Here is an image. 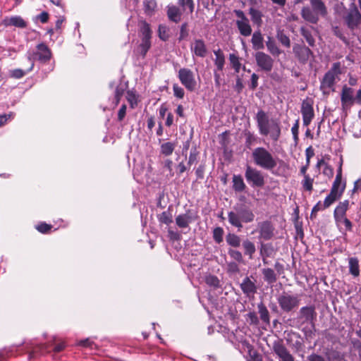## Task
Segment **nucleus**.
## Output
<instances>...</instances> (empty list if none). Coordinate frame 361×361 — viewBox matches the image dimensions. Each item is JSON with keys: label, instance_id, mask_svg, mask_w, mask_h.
<instances>
[{"label": "nucleus", "instance_id": "f257e3e1", "mask_svg": "<svg viewBox=\"0 0 361 361\" xmlns=\"http://www.w3.org/2000/svg\"><path fill=\"white\" fill-rule=\"evenodd\" d=\"M255 119L259 132L262 135H269L273 140H279L281 135V127L277 120H269L267 114L262 109L257 111Z\"/></svg>", "mask_w": 361, "mask_h": 361}, {"label": "nucleus", "instance_id": "f03ea898", "mask_svg": "<svg viewBox=\"0 0 361 361\" xmlns=\"http://www.w3.org/2000/svg\"><path fill=\"white\" fill-rule=\"evenodd\" d=\"M310 6H304L301 9V17L307 22L317 24L320 18H326L328 8L322 0H309Z\"/></svg>", "mask_w": 361, "mask_h": 361}, {"label": "nucleus", "instance_id": "7ed1b4c3", "mask_svg": "<svg viewBox=\"0 0 361 361\" xmlns=\"http://www.w3.org/2000/svg\"><path fill=\"white\" fill-rule=\"evenodd\" d=\"M255 217L252 209L244 204L234 206L233 210L228 213V222L238 230L243 228V223H251L254 221Z\"/></svg>", "mask_w": 361, "mask_h": 361}, {"label": "nucleus", "instance_id": "20e7f679", "mask_svg": "<svg viewBox=\"0 0 361 361\" xmlns=\"http://www.w3.org/2000/svg\"><path fill=\"white\" fill-rule=\"evenodd\" d=\"M252 158L255 165L265 170H272L277 165L273 154L262 147H258L252 151Z\"/></svg>", "mask_w": 361, "mask_h": 361}, {"label": "nucleus", "instance_id": "39448f33", "mask_svg": "<svg viewBox=\"0 0 361 361\" xmlns=\"http://www.w3.org/2000/svg\"><path fill=\"white\" fill-rule=\"evenodd\" d=\"M343 20L345 25L353 34L361 30V12L354 2L349 5V8L343 16Z\"/></svg>", "mask_w": 361, "mask_h": 361}, {"label": "nucleus", "instance_id": "423d86ee", "mask_svg": "<svg viewBox=\"0 0 361 361\" xmlns=\"http://www.w3.org/2000/svg\"><path fill=\"white\" fill-rule=\"evenodd\" d=\"M152 31L150 25L145 20L139 22V36L141 38V43L137 49V53L145 58L147 51L152 46L151 39Z\"/></svg>", "mask_w": 361, "mask_h": 361}, {"label": "nucleus", "instance_id": "0eeeda50", "mask_svg": "<svg viewBox=\"0 0 361 361\" xmlns=\"http://www.w3.org/2000/svg\"><path fill=\"white\" fill-rule=\"evenodd\" d=\"M36 49L35 51L28 52L27 54V59L31 61L29 71H32L34 67V61L37 60L41 63H47L51 58V51L44 43L37 44Z\"/></svg>", "mask_w": 361, "mask_h": 361}, {"label": "nucleus", "instance_id": "6e6552de", "mask_svg": "<svg viewBox=\"0 0 361 361\" xmlns=\"http://www.w3.org/2000/svg\"><path fill=\"white\" fill-rule=\"evenodd\" d=\"M300 301V300L298 295H291L287 292H283L277 297V302L281 310L286 313L298 308Z\"/></svg>", "mask_w": 361, "mask_h": 361}, {"label": "nucleus", "instance_id": "1a4fd4ad", "mask_svg": "<svg viewBox=\"0 0 361 361\" xmlns=\"http://www.w3.org/2000/svg\"><path fill=\"white\" fill-rule=\"evenodd\" d=\"M245 177L247 182L253 188H261L265 183L264 176L262 171L250 165L246 166Z\"/></svg>", "mask_w": 361, "mask_h": 361}, {"label": "nucleus", "instance_id": "9d476101", "mask_svg": "<svg viewBox=\"0 0 361 361\" xmlns=\"http://www.w3.org/2000/svg\"><path fill=\"white\" fill-rule=\"evenodd\" d=\"M178 78L181 84L188 90L192 92L195 90L197 82L193 72L186 68L179 69Z\"/></svg>", "mask_w": 361, "mask_h": 361}, {"label": "nucleus", "instance_id": "9b49d317", "mask_svg": "<svg viewBox=\"0 0 361 361\" xmlns=\"http://www.w3.org/2000/svg\"><path fill=\"white\" fill-rule=\"evenodd\" d=\"M233 12L238 18L235 21V25L240 34L244 37L250 36L252 34V30L249 19L241 10H234Z\"/></svg>", "mask_w": 361, "mask_h": 361}, {"label": "nucleus", "instance_id": "f8f14e48", "mask_svg": "<svg viewBox=\"0 0 361 361\" xmlns=\"http://www.w3.org/2000/svg\"><path fill=\"white\" fill-rule=\"evenodd\" d=\"M255 59L261 71L266 73L272 71L274 61L269 54L262 51H257L255 54Z\"/></svg>", "mask_w": 361, "mask_h": 361}, {"label": "nucleus", "instance_id": "ddd939ff", "mask_svg": "<svg viewBox=\"0 0 361 361\" xmlns=\"http://www.w3.org/2000/svg\"><path fill=\"white\" fill-rule=\"evenodd\" d=\"M293 52L298 61L302 64H305L310 57L313 55V52L309 47L300 44L293 45Z\"/></svg>", "mask_w": 361, "mask_h": 361}, {"label": "nucleus", "instance_id": "4468645a", "mask_svg": "<svg viewBox=\"0 0 361 361\" xmlns=\"http://www.w3.org/2000/svg\"><path fill=\"white\" fill-rule=\"evenodd\" d=\"M272 350L279 357V361H295L293 356L281 341H274L273 343Z\"/></svg>", "mask_w": 361, "mask_h": 361}, {"label": "nucleus", "instance_id": "2eb2a0df", "mask_svg": "<svg viewBox=\"0 0 361 361\" xmlns=\"http://www.w3.org/2000/svg\"><path fill=\"white\" fill-rule=\"evenodd\" d=\"M197 219V213L192 210L188 209L185 213L179 214L176 217V224L179 228H185Z\"/></svg>", "mask_w": 361, "mask_h": 361}, {"label": "nucleus", "instance_id": "dca6fc26", "mask_svg": "<svg viewBox=\"0 0 361 361\" xmlns=\"http://www.w3.org/2000/svg\"><path fill=\"white\" fill-rule=\"evenodd\" d=\"M298 318L302 320V322L314 324L317 319V312L314 305H307L300 309Z\"/></svg>", "mask_w": 361, "mask_h": 361}, {"label": "nucleus", "instance_id": "f3484780", "mask_svg": "<svg viewBox=\"0 0 361 361\" xmlns=\"http://www.w3.org/2000/svg\"><path fill=\"white\" fill-rule=\"evenodd\" d=\"M353 88L344 85L341 94V105L343 109H350L354 104L355 97Z\"/></svg>", "mask_w": 361, "mask_h": 361}, {"label": "nucleus", "instance_id": "a211bd4d", "mask_svg": "<svg viewBox=\"0 0 361 361\" xmlns=\"http://www.w3.org/2000/svg\"><path fill=\"white\" fill-rule=\"evenodd\" d=\"M301 113L302 115L303 125L305 126H309L314 116L312 104L310 100H303L301 106Z\"/></svg>", "mask_w": 361, "mask_h": 361}, {"label": "nucleus", "instance_id": "6ab92c4d", "mask_svg": "<svg viewBox=\"0 0 361 361\" xmlns=\"http://www.w3.org/2000/svg\"><path fill=\"white\" fill-rule=\"evenodd\" d=\"M260 237L265 240H270L274 235V227L269 221H264L258 224Z\"/></svg>", "mask_w": 361, "mask_h": 361}, {"label": "nucleus", "instance_id": "aec40b11", "mask_svg": "<svg viewBox=\"0 0 361 361\" xmlns=\"http://www.w3.org/2000/svg\"><path fill=\"white\" fill-rule=\"evenodd\" d=\"M190 49L195 55L204 58L207 54V49L204 42L201 39H196L190 45Z\"/></svg>", "mask_w": 361, "mask_h": 361}, {"label": "nucleus", "instance_id": "412c9836", "mask_svg": "<svg viewBox=\"0 0 361 361\" xmlns=\"http://www.w3.org/2000/svg\"><path fill=\"white\" fill-rule=\"evenodd\" d=\"M240 288L244 294L247 296L254 295L257 292V286L255 283L246 276L240 284Z\"/></svg>", "mask_w": 361, "mask_h": 361}, {"label": "nucleus", "instance_id": "4be33fe9", "mask_svg": "<svg viewBox=\"0 0 361 361\" xmlns=\"http://www.w3.org/2000/svg\"><path fill=\"white\" fill-rule=\"evenodd\" d=\"M4 24L6 26H15L20 28H25L27 26V23L18 16L6 18L4 20Z\"/></svg>", "mask_w": 361, "mask_h": 361}, {"label": "nucleus", "instance_id": "5701e85b", "mask_svg": "<svg viewBox=\"0 0 361 361\" xmlns=\"http://www.w3.org/2000/svg\"><path fill=\"white\" fill-rule=\"evenodd\" d=\"M183 11L176 6H168L167 16L170 20L174 23H178L181 20Z\"/></svg>", "mask_w": 361, "mask_h": 361}, {"label": "nucleus", "instance_id": "b1692460", "mask_svg": "<svg viewBox=\"0 0 361 361\" xmlns=\"http://www.w3.org/2000/svg\"><path fill=\"white\" fill-rule=\"evenodd\" d=\"M348 200H344L343 202L338 203L334 212V218L335 221L346 216V212L348 209Z\"/></svg>", "mask_w": 361, "mask_h": 361}, {"label": "nucleus", "instance_id": "393cba45", "mask_svg": "<svg viewBox=\"0 0 361 361\" xmlns=\"http://www.w3.org/2000/svg\"><path fill=\"white\" fill-rule=\"evenodd\" d=\"M336 77V75L332 74L331 72L327 71L321 82V90L324 91L326 89L333 87L335 84Z\"/></svg>", "mask_w": 361, "mask_h": 361}, {"label": "nucleus", "instance_id": "a878e982", "mask_svg": "<svg viewBox=\"0 0 361 361\" xmlns=\"http://www.w3.org/2000/svg\"><path fill=\"white\" fill-rule=\"evenodd\" d=\"M251 42L255 50H260L264 48V37L260 30L255 31L252 34Z\"/></svg>", "mask_w": 361, "mask_h": 361}, {"label": "nucleus", "instance_id": "bb28decb", "mask_svg": "<svg viewBox=\"0 0 361 361\" xmlns=\"http://www.w3.org/2000/svg\"><path fill=\"white\" fill-rule=\"evenodd\" d=\"M248 13L250 16L251 20L252 21L253 24L257 26H261L262 24V13L259 10L253 7H250L249 8Z\"/></svg>", "mask_w": 361, "mask_h": 361}, {"label": "nucleus", "instance_id": "cd10ccee", "mask_svg": "<svg viewBox=\"0 0 361 361\" xmlns=\"http://www.w3.org/2000/svg\"><path fill=\"white\" fill-rule=\"evenodd\" d=\"M260 319L267 325L270 324V316L267 307L261 302L257 305Z\"/></svg>", "mask_w": 361, "mask_h": 361}, {"label": "nucleus", "instance_id": "c85d7f7f", "mask_svg": "<svg viewBox=\"0 0 361 361\" xmlns=\"http://www.w3.org/2000/svg\"><path fill=\"white\" fill-rule=\"evenodd\" d=\"M345 189V182H342V179L335 178L331 191L333 193L341 197Z\"/></svg>", "mask_w": 361, "mask_h": 361}, {"label": "nucleus", "instance_id": "c756f323", "mask_svg": "<svg viewBox=\"0 0 361 361\" xmlns=\"http://www.w3.org/2000/svg\"><path fill=\"white\" fill-rule=\"evenodd\" d=\"M349 273L354 277L360 276L359 260L357 257H350L348 259Z\"/></svg>", "mask_w": 361, "mask_h": 361}, {"label": "nucleus", "instance_id": "7c9ffc66", "mask_svg": "<svg viewBox=\"0 0 361 361\" xmlns=\"http://www.w3.org/2000/svg\"><path fill=\"white\" fill-rule=\"evenodd\" d=\"M214 54L216 56L214 59V64L216 66V70L218 71H221L224 68L225 63L224 54L220 49L214 51Z\"/></svg>", "mask_w": 361, "mask_h": 361}, {"label": "nucleus", "instance_id": "2f4dec72", "mask_svg": "<svg viewBox=\"0 0 361 361\" xmlns=\"http://www.w3.org/2000/svg\"><path fill=\"white\" fill-rule=\"evenodd\" d=\"M275 250L274 246L271 243L262 244L260 248V255L263 258L264 263L266 262V258L271 257Z\"/></svg>", "mask_w": 361, "mask_h": 361}, {"label": "nucleus", "instance_id": "473e14b6", "mask_svg": "<svg viewBox=\"0 0 361 361\" xmlns=\"http://www.w3.org/2000/svg\"><path fill=\"white\" fill-rule=\"evenodd\" d=\"M232 181L233 188L235 192H240L245 190L246 185L240 175H233Z\"/></svg>", "mask_w": 361, "mask_h": 361}, {"label": "nucleus", "instance_id": "72a5a7b5", "mask_svg": "<svg viewBox=\"0 0 361 361\" xmlns=\"http://www.w3.org/2000/svg\"><path fill=\"white\" fill-rule=\"evenodd\" d=\"M176 147V143L173 142H166L161 145L160 152L161 154L165 157L171 155Z\"/></svg>", "mask_w": 361, "mask_h": 361}, {"label": "nucleus", "instance_id": "f704fd0d", "mask_svg": "<svg viewBox=\"0 0 361 361\" xmlns=\"http://www.w3.org/2000/svg\"><path fill=\"white\" fill-rule=\"evenodd\" d=\"M264 280L269 284L275 283L277 280L276 274L274 271L271 268L263 269L262 271Z\"/></svg>", "mask_w": 361, "mask_h": 361}, {"label": "nucleus", "instance_id": "c9c22d12", "mask_svg": "<svg viewBox=\"0 0 361 361\" xmlns=\"http://www.w3.org/2000/svg\"><path fill=\"white\" fill-rule=\"evenodd\" d=\"M144 11L147 16H152L157 8L156 0H144L143 1Z\"/></svg>", "mask_w": 361, "mask_h": 361}, {"label": "nucleus", "instance_id": "e433bc0d", "mask_svg": "<svg viewBox=\"0 0 361 361\" xmlns=\"http://www.w3.org/2000/svg\"><path fill=\"white\" fill-rule=\"evenodd\" d=\"M300 35L305 39L310 47H313L315 46V39L312 36L311 31L307 27L303 26L301 27L300 28Z\"/></svg>", "mask_w": 361, "mask_h": 361}, {"label": "nucleus", "instance_id": "4c0bfd02", "mask_svg": "<svg viewBox=\"0 0 361 361\" xmlns=\"http://www.w3.org/2000/svg\"><path fill=\"white\" fill-rule=\"evenodd\" d=\"M266 46L268 51L273 56H279L281 54V49L277 47L275 41L271 37H268V40L266 42Z\"/></svg>", "mask_w": 361, "mask_h": 361}, {"label": "nucleus", "instance_id": "58836bf2", "mask_svg": "<svg viewBox=\"0 0 361 361\" xmlns=\"http://www.w3.org/2000/svg\"><path fill=\"white\" fill-rule=\"evenodd\" d=\"M243 247L245 255H248L250 259H252L253 255L256 251L255 244L249 240H245L243 242Z\"/></svg>", "mask_w": 361, "mask_h": 361}, {"label": "nucleus", "instance_id": "ea45409f", "mask_svg": "<svg viewBox=\"0 0 361 361\" xmlns=\"http://www.w3.org/2000/svg\"><path fill=\"white\" fill-rule=\"evenodd\" d=\"M247 348L249 356L247 361H263L262 355L255 350L252 345H249Z\"/></svg>", "mask_w": 361, "mask_h": 361}, {"label": "nucleus", "instance_id": "a19ab883", "mask_svg": "<svg viewBox=\"0 0 361 361\" xmlns=\"http://www.w3.org/2000/svg\"><path fill=\"white\" fill-rule=\"evenodd\" d=\"M226 240L227 243L232 247H238L240 245V237L234 233H228L226 237Z\"/></svg>", "mask_w": 361, "mask_h": 361}, {"label": "nucleus", "instance_id": "79ce46f5", "mask_svg": "<svg viewBox=\"0 0 361 361\" xmlns=\"http://www.w3.org/2000/svg\"><path fill=\"white\" fill-rule=\"evenodd\" d=\"M158 220L160 223L169 225L173 222L172 214L169 211H164L161 212L157 216Z\"/></svg>", "mask_w": 361, "mask_h": 361}, {"label": "nucleus", "instance_id": "37998d69", "mask_svg": "<svg viewBox=\"0 0 361 361\" xmlns=\"http://www.w3.org/2000/svg\"><path fill=\"white\" fill-rule=\"evenodd\" d=\"M335 222L338 227H340L341 224H343L345 231H352L353 230V224L346 217V216L336 220Z\"/></svg>", "mask_w": 361, "mask_h": 361}, {"label": "nucleus", "instance_id": "c03bdc74", "mask_svg": "<svg viewBox=\"0 0 361 361\" xmlns=\"http://www.w3.org/2000/svg\"><path fill=\"white\" fill-rule=\"evenodd\" d=\"M178 3L182 8L183 11H185L188 8L190 13L193 12L195 4L192 0H178Z\"/></svg>", "mask_w": 361, "mask_h": 361}, {"label": "nucleus", "instance_id": "a18cd8bd", "mask_svg": "<svg viewBox=\"0 0 361 361\" xmlns=\"http://www.w3.org/2000/svg\"><path fill=\"white\" fill-rule=\"evenodd\" d=\"M329 361H344V357L337 350H330L326 353Z\"/></svg>", "mask_w": 361, "mask_h": 361}, {"label": "nucleus", "instance_id": "49530a36", "mask_svg": "<svg viewBox=\"0 0 361 361\" xmlns=\"http://www.w3.org/2000/svg\"><path fill=\"white\" fill-rule=\"evenodd\" d=\"M341 197L330 192V193L326 197L323 203V208H328L332 204H334L337 200H338Z\"/></svg>", "mask_w": 361, "mask_h": 361}, {"label": "nucleus", "instance_id": "de8ad7c7", "mask_svg": "<svg viewBox=\"0 0 361 361\" xmlns=\"http://www.w3.org/2000/svg\"><path fill=\"white\" fill-rule=\"evenodd\" d=\"M303 178H304L301 183L303 189L306 191L311 192L313 190L314 179L311 178L310 175L305 176Z\"/></svg>", "mask_w": 361, "mask_h": 361}, {"label": "nucleus", "instance_id": "09e8293b", "mask_svg": "<svg viewBox=\"0 0 361 361\" xmlns=\"http://www.w3.org/2000/svg\"><path fill=\"white\" fill-rule=\"evenodd\" d=\"M229 61L235 71L236 73H238L240 71L241 66V63L239 61V57L234 54H230Z\"/></svg>", "mask_w": 361, "mask_h": 361}, {"label": "nucleus", "instance_id": "8fccbe9b", "mask_svg": "<svg viewBox=\"0 0 361 361\" xmlns=\"http://www.w3.org/2000/svg\"><path fill=\"white\" fill-rule=\"evenodd\" d=\"M276 37L280 43L284 47L289 48L290 47V40L288 36L284 34L283 32H279Z\"/></svg>", "mask_w": 361, "mask_h": 361}, {"label": "nucleus", "instance_id": "3c124183", "mask_svg": "<svg viewBox=\"0 0 361 361\" xmlns=\"http://www.w3.org/2000/svg\"><path fill=\"white\" fill-rule=\"evenodd\" d=\"M205 281L207 285H209V286H212L214 288H217L221 286L220 281L219 280L217 276L214 275H209L208 276H207Z\"/></svg>", "mask_w": 361, "mask_h": 361}, {"label": "nucleus", "instance_id": "603ef678", "mask_svg": "<svg viewBox=\"0 0 361 361\" xmlns=\"http://www.w3.org/2000/svg\"><path fill=\"white\" fill-rule=\"evenodd\" d=\"M224 229L221 227H216L213 231V238L217 243L223 241Z\"/></svg>", "mask_w": 361, "mask_h": 361}, {"label": "nucleus", "instance_id": "864d4df0", "mask_svg": "<svg viewBox=\"0 0 361 361\" xmlns=\"http://www.w3.org/2000/svg\"><path fill=\"white\" fill-rule=\"evenodd\" d=\"M158 35H159V37L161 40L166 41L169 37V35L168 34V28L166 27V26L163 25H159V28H158Z\"/></svg>", "mask_w": 361, "mask_h": 361}, {"label": "nucleus", "instance_id": "5fc2aeb1", "mask_svg": "<svg viewBox=\"0 0 361 361\" xmlns=\"http://www.w3.org/2000/svg\"><path fill=\"white\" fill-rule=\"evenodd\" d=\"M230 257L238 262H243V257L242 253L236 250L229 249L228 251Z\"/></svg>", "mask_w": 361, "mask_h": 361}, {"label": "nucleus", "instance_id": "6e6d98bb", "mask_svg": "<svg viewBox=\"0 0 361 361\" xmlns=\"http://www.w3.org/2000/svg\"><path fill=\"white\" fill-rule=\"evenodd\" d=\"M27 72H29V69L25 71L22 69L17 68L10 71V76L13 78L20 79L25 75Z\"/></svg>", "mask_w": 361, "mask_h": 361}, {"label": "nucleus", "instance_id": "4d7b16f0", "mask_svg": "<svg viewBox=\"0 0 361 361\" xmlns=\"http://www.w3.org/2000/svg\"><path fill=\"white\" fill-rule=\"evenodd\" d=\"M173 94L175 97L183 99L185 94L183 88L180 87L178 84H173Z\"/></svg>", "mask_w": 361, "mask_h": 361}, {"label": "nucleus", "instance_id": "13d9d810", "mask_svg": "<svg viewBox=\"0 0 361 361\" xmlns=\"http://www.w3.org/2000/svg\"><path fill=\"white\" fill-rule=\"evenodd\" d=\"M332 30L334 35L341 39L343 42H348L346 37L344 36L342 30L339 28V27L334 26L332 27Z\"/></svg>", "mask_w": 361, "mask_h": 361}, {"label": "nucleus", "instance_id": "bf43d9fd", "mask_svg": "<svg viewBox=\"0 0 361 361\" xmlns=\"http://www.w3.org/2000/svg\"><path fill=\"white\" fill-rule=\"evenodd\" d=\"M247 318L250 324L257 325L259 322V318L255 312H250L247 313Z\"/></svg>", "mask_w": 361, "mask_h": 361}, {"label": "nucleus", "instance_id": "052dcab7", "mask_svg": "<svg viewBox=\"0 0 361 361\" xmlns=\"http://www.w3.org/2000/svg\"><path fill=\"white\" fill-rule=\"evenodd\" d=\"M51 227L52 226L49 224L46 223H41L36 226V228L39 232L42 233H47L51 230Z\"/></svg>", "mask_w": 361, "mask_h": 361}, {"label": "nucleus", "instance_id": "680f3d73", "mask_svg": "<svg viewBox=\"0 0 361 361\" xmlns=\"http://www.w3.org/2000/svg\"><path fill=\"white\" fill-rule=\"evenodd\" d=\"M198 152L195 147L194 149H192L189 155L188 162V164L189 166H191L192 164L197 161Z\"/></svg>", "mask_w": 361, "mask_h": 361}, {"label": "nucleus", "instance_id": "e2e57ef3", "mask_svg": "<svg viewBox=\"0 0 361 361\" xmlns=\"http://www.w3.org/2000/svg\"><path fill=\"white\" fill-rule=\"evenodd\" d=\"M341 63L340 62H336L332 64L331 68H330L329 72H331L332 74L335 75H338L341 74Z\"/></svg>", "mask_w": 361, "mask_h": 361}, {"label": "nucleus", "instance_id": "0e129e2a", "mask_svg": "<svg viewBox=\"0 0 361 361\" xmlns=\"http://www.w3.org/2000/svg\"><path fill=\"white\" fill-rule=\"evenodd\" d=\"M227 271L228 273L237 274L240 271L239 267L235 262H229L227 265Z\"/></svg>", "mask_w": 361, "mask_h": 361}, {"label": "nucleus", "instance_id": "69168bd1", "mask_svg": "<svg viewBox=\"0 0 361 361\" xmlns=\"http://www.w3.org/2000/svg\"><path fill=\"white\" fill-rule=\"evenodd\" d=\"M299 121L297 120L291 128L293 139L295 142L298 140Z\"/></svg>", "mask_w": 361, "mask_h": 361}, {"label": "nucleus", "instance_id": "338daca9", "mask_svg": "<svg viewBox=\"0 0 361 361\" xmlns=\"http://www.w3.org/2000/svg\"><path fill=\"white\" fill-rule=\"evenodd\" d=\"M187 27H188V24L186 23H185L181 25L180 36H179V38H178V39L180 41L183 40V39H185L188 35V30H187Z\"/></svg>", "mask_w": 361, "mask_h": 361}, {"label": "nucleus", "instance_id": "774afa93", "mask_svg": "<svg viewBox=\"0 0 361 361\" xmlns=\"http://www.w3.org/2000/svg\"><path fill=\"white\" fill-rule=\"evenodd\" d=\"M124 93V89L121 87H117L115 90V99L116 104H118L121 97Z\"/></svg>", "mask_w": 361, "mask_h": 361}]
</instances>
